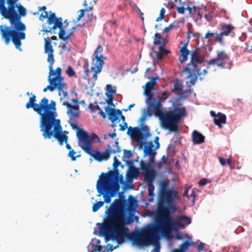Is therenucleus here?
Returning a JSON list of instances; mask_svg holds the SVG:
<instances>
[{"label": "nucleus", "instance_id": "8", "mask_svg": "<svg viewBox=\"0 0 252 252\" xmlns=\"http://www.w3.org/2000/svg\"><path fill=\"white\" fill-rule=\"evenodd\" d=\"M39 127L42 135L45 139L55 138L60 145H63L64 142L67 143L68 136L62 132L63 128L60 120L39 125Z\"/></svg>", "mask_w": 252, "mask_h": 252}, {"label": "nucleus", "instance_id": "54", "mask_svg": "<svg viewBox=\"0 0 252 252\" xmlns=\"http://www.w3.org/2000/svg\"><path fill=\"white\" fill-rule=\"evenodd\" d=\"M94 104H96V105L94 106L92 103H90L89 105V108L93 112H95L96 110H98L100 108V107L98 105H97V102H94Z\"/></svg>", "mask_w": 252, "mask_h": 252}, {"label": "nucleus", "instance_id": "46", "mask_svg": "<svg viewBox=\"0 0 252 252\" xmlns=\"http://www.w3.org/2000/svg\"><path fill=\"white\" fill-rule=\"evenodd\" d=\"M54 80H56L55 83L57 85L56 89L57 88L60 91L63 88L64 84L61 82L62 79H54Z\"/></svg>", "mask_w": 252, "mask_h": 252}, {"label": "nucleus", "instance_id": "2", "mask_svg": "<svg viewBox=\"0 0 252 252\" xmlns=\"http://www.w3.org/2000/svg\"><path fill=\"white\" fill-rule=\"evenodd\" d=\"M144 94L147 97L145 102L148 108L158 117L161 127L165 129H168L170 132H176L178 129L179 121L186 116L185 108H175L173 110L164 113L161 111V100H157L153 98V90L145 88Z\"/></svg>", "mask_w": 252, "mask_h": 252}, {"label": "nucleus", "instance_id": "44", "mask_svg": "<svg viewBox=\"0 0 252 252\" xmlns=\"http://www.w3.org/2000/svg\"><path fill=\"white\" fill-rule=\"evenodd\" d=\"M114 149L111 150V153L113 154H116L121 152L120 147L119 146V142L116 140L114 144Z\"/></svg>", "mask_w": 252, "mask_h": 252}, {"label": "nucleus", "instance_id": "28", "mask_svg": "<svg viewBox=\"0 0 252 252\" xmlns=\"http://www.w3.org/2000/svg\"><path fill=\"white\" fill-rule=\"evenodd\" d=\"M226 116L221 113H218L217 116L214 118V123L219 126L220 127H221V124H224L226 123Z\"/></svg>", "mask_w": 252, "mask_h": 252}, {"label": "nucleus", "instance_id": "57", "mask_svg": "<svg viewBox=\"0 0 252 252\" xmlns=\"http://www.w3.org/2000/svg\"><path fill=\"white\" fill-rule=\"evenodd\" d=\"M175 7V4L174 3V1H173V0H170L166 5V7L169 9H171Z\"/></svg>", "mask_w": 252, "mask_h": 252}, {"label": "nucleus", "instance_id": "27", "mask_svg": "<svg viewBox=\"0 0 252 252\" xmlns=\"http://www.w3.org/2000/svg\"><path fill=\"white\" fill-rule=\"evenodd\" d=\"M79 106L78 104L71 105L70 109L67 110L66 113L70 117L78 118L79 117Z\"/></svg>", "mask_w": 252, "mask_h": 252}, {"label": "nucleus", "instance_id": "55", "mask_svg": "<svg viewBox=\"0 0 252 252\" xmlns=\"http://www.w3.org/2000/svg\"><path fill=\"white\" fill-rule=\"evenodd\" d=\"M165 12V9L164 8H162L160 11V14H159V17H158L156 19L157 22H158V21L161 20L162 19H163Z\"/></svg>", "mask_w": 252, "mask_h": 252}, {"label": "nucleus", "instance_id": "18", "mask_svg": "<svg viewBox=\"0 0 252 252\" xmlns=\"http://www.w3.org/2000/svg\"><path fill=\"white\" fill-rule=\"evenodd\" d=\"M143 125L144 123H142L141 127L129 126L128 128L127 134L130 136H137L140 140H141L142 137H144L145 138H148L151 135L149 132V127L147 126H143Z\"/></svg>", "mask_w": 252, "mask_h": 252}, {"label": "nucleus", "instance_id": "64", "mask_svg": "<svg viewBox=\"0 0 252 252\" xmlns=\"http://www.w3.org/2000/svg\"><path fill=\"white\" fill-rule=\"evenodd\" d=\"M126 165L128 166L129 169L132 168V167H135L133 164V161L131 160H126Z\"/></svg>", "mask_w": 252, "mask_h": 252}, {"label": "nucleus", "instance_id": "20", "mask_svg": "<svg viewBox=\"0 0 252 252\" xmlns=\"http://www.w3.org/2000/svg\"><path fill=\"white\" fill-rule=\"evenodd\" d=\"M68 26V23H67L66 25L63 27V22H59L58 23H56L55 25H53L52 27L53 30H55L57 28H59L60 29V31L59 32V36L61 39L63 40V41H67L70 37L71 33H68L67 35H65V31L64 29H65Z\"/></svg>", "mask_w": 252, "mask_h": 252}, {"label": "nucleus", "instance_id": "52", "mask_svg": "<svg viewBox=\"0 0 252 252\" xmlns=\"http://www.w3.org/2000/svg\"><path fill=\"white\" fill-rule=\"evenodd\" d=\"M55 74L54 75H56V77L54 79H62L61 77V74H62V69L60 67H58L55 71H54Z\"/></svg>", "mask_w": 252, "mask_h": 252}, {"label": "nucleus", "instance_id": "47", "mask_svg": "<svg viewBox=\"0 0 252 252\" xmlns=\"http://www.w3.org/2000/svg\"><path fill=\"white\" fill-rule=\"evenodd\" d=\"M66 73L69 77H76L75 72L70 66L67 67Z\"/></svg>", "mask_w": 252, "mask_h": 252}, {"label": "nucleus", "instance_id": "50", "mask_svg": "<svg viewBox=\"0 0 252 252\" xmlns=\"http://www.w3.org/2000/svg\"><path fill=\"white\" fill-rule=\"evenodd\" d=\"M97 245L94 244L90 243L88 246V252H97Z\"/></svg>", "mask_w": 252, "mask_h": 252}, {"label": "nucleus", "instance_id": "58", "mask_svg": "<svg viewBox=\"0 0 252 252\" xmlns=\"http://www.w3.org/2000/svg\"><path fill=\"white\" fill-rule=\"evenodd\" d=\"M209 182L210 181L207 179L202 178L199 181L198 184L200 186H203Z\"/></svg>", "mask_w": 252, "mask_h": 252}, {"label": "nucleus", "instance_id": "14", "mask_svg": "<svg viewBox=\"0 0 252 252\" xmlns=\"http://www.w3.org/2000/svg\"><path fill=\"white\" fill-rule=\"evenodd\" d=\"M141 170L144 172V180L148 183V195L151 197L155 196V187L153 182L156 176V172L153 168H148V166L143 165Z\"/></svg>", "mask_w": 252, "mask_h": 252}, {"label": "nucleus", "instance_id": "17", "mask_svg": "<svg viewBox=\"0 0 252 252\" xmlns=\"http://www.w3.org/2000/svg\"><path fill=\"white\" fill-rule=\"evenodd\" d=\"M44 52L48 54L47 61L49 63V74L50 75H54L55 72L53 69V65L55 62L54 59L53 52L54 50L51 45V40L50 37L44 38Z\"/></svg>", "mask_w": 252, "mask_h": 252}, {"label": "nucleus", "instance_id": "26", "mask_svg": "<svg viewBox=\"0 0 252 252\" xmlns=\"http://www.w3.org/2000/svg\"><path fill=\"white\" fill-rule=\"evenodd\" d=\"M223 35L221 34V32L220 33H217L216 32H211L210 31H208L207 33H206L205 35V38L208 39L211 36H215V41L216 42H218L221 45H223V42L222 41V36Z\"/></svg>", "mask_w": 252, "mask_h": 252}, {"label": "nucleus", "instance_id": "6", "mask_svg": "<svg viewBox=\"0 0 252 252\" xmlns=\"http://www.w3.org/2000/svg\"><path fill=\"white\" fill-rule=\"evenodd\" d=\"M164 208L166 209L163 210H159V208H157L155 222L147 225L149 227L160 228L161 232L163 234L165 233V230L172 231L179 229L177 219L174 220L171 216L177 211L175 205H166Z\"/></svg>", "mask_w": 252, "mask_h": 252}, {"label": "nucleus", "instance_id": "56", "mask_svg": "<svg viewBox=\"0 0 252 252\" xmlns=\"http://www.w3.org/2000/svg\"><path fill=\"white\" fill-rule=\"evenodd\" d=\"M76 154V152L74 151V150H70L68 156L70 157L72 161H74L76 160V157H75L74 155Z\"/></svg>", "mask_w": 252, "mask_h": 252}, {"label": "nucleus", "instance_id": "4", "mask_svg": "<svg viewBox=\"0 0 252 252\" xmlns=\"http://www.w3.org/2000/svg\"><path fill=\"white\" fill-rule=\"evenodd\" d=\"M36 96L32 94L29 98V102L26 105L27 109L32 108L40 116V125L60 121L57 119L58 114L56 107V102L51 100L49 103V100L43 97L39 104L36 103Z\"/></svg>", "mask_w": 252, "mask_h": 252}, {"label": "nucleus", "instance_id": "61", "mask_svg": "<svg viewBox=\"0 0 252 252\" xmlns=\"http://www.w3.org/2000/svg\"><path fill=\"white\" fill-rule=\"evenodd\" d=\"M107 251L105 246H98L97 247V252H105Z\"/></svg>", "mask_w": 252, "mask_h": 252}, {"label": "nucleus", "instance_id": "29", "mask_svg": "<svg viewBox=\"0 0 252 252\" xmlns=\"http://www.w3.org/2000/svg\"><path fill=\"white\" fill-rule=\"evenodd\" d=\"M221 30L222 32L221 34L223 35L227 36L234 29V27L231 24H222L220 25Z\"/></svg>", "mask_w": 252, "mask_h": 252}, {"label": "nucleus", "instance_id": "38", "mask_svg": "<svg viewBox=\"0 0 252 252\" xmlns=\"http://www.w3.org/2000/svg\"><path fill=\"white\" fill-rule=\"evenodd\" d=\"M162 40H164L163 37L161 36L160 33L157 32L155 34L154 44L156 45H161L162 44Z\"/></svg>", "mask_w": 252, "mask_h": 252}, {"label": "nucleus", "instance_id": "42", "mask_svg": "<svg viewBox=\"0 0 252 252\" xmlns=\"http://www.w3.org/2000/svg\"><path fill=\"white\" fill-rule=\"evenodd\" d=\"M104 205V202L103 201H98L96 203H94L92 211L94 212H95L98 211L101 207H102Z\"/></svg>", "mask_w": 252, "mask_h": 252}, {"label": "nucleus", "instance_id": "21", "mask_svg": "<svg viewBox=\"0 0 252 252\" xmlns=\"http://www.w3.org/2000/svg\"><path fill=\"white\" fill-rule=\"evenodd\" d=\"M105 110L107 115L109 116V119L112 123H114L116 121L118 120L120 115H122V111L120 110L113 109L109 106L105 107Z\"/></svg>", "mask_w": 252, "mask_h": 252}, {"label": "nucleus", "instance_id": "53", "mask_svg": "<svg viewBox=\"0 0 252 252\" xmlns=\"http://www.w3.org/2000/svg\"><path fill=\"white\" fill-rule=\"evenodd\" d=\"M204 18L208 22H211L213 19V12H209L204 16Z\"/></svg>", "mask_w": 252, "mask_h": 252}, {"label": "nucleus", "instance_id": "34", "mask_svg": "<svg viewBox=\"0 0 252 252\" xmlns=\"http://www.w3.org/2000/svg\"><path fill=\"white\" fill-rule=\"evenodd\" d=\"M87 134V138L90 144H91V141H96L99 142L100 141V139L99 137L94 133H92L90 135H88L87 132H86Z\"/></svg>", "mask_w": 252, "mask_h": 252}, {"label": "nucleus", "instance_id": "19", "mask_svg": "<svg viewBox=\"0 0 252 252\" xmlns=\"http://www.w3.org/2000/svg\"><path fill=\"white\" fill-rule=\"evenodd\" d=\"M229 62V57L224 51L217 52L216 58L212 59L208 63L210 65H217L219 67H225V64Z\"/></svg>", "mask_w": 252, "mask_h": 252}, {"label": "nucleus", "instance_id": "41", "mask_svg": "<svg viewBox=\"0 0 252 252\" xmlns=\"http://www.w3.org/2000/svg\"><path fill=\"white\" fill-rule=\"evenodd\" d=\"M110 153H111V150L109 148L106 149L105 152L101 153V161L108 160L110 157Z\"/></svg>", "mask_w": 252, "mask_h": 252}, {"label": "nucleus", "instance_id": "63", "mask_svg": "<svg viewBox=\"0 0 252 252\" xmlns=\"http://www.w3.org/2000/svg\"><path fill=\"white\" fill-rule=\"evenodd\" d=\"M174 25L173 24H170L168 27H165L164 29V32H169L173 27Z\"/></svg>", "mask_w": 252, "mask_h": 252}, {"label": "nucleus", "instance_id": "48", "mask_svg": "<svg viewBox=\"0 0 252 252\" xmlns=\"http://www.w3.org/2000/svg\"><path fill=\"white\" fill-rule=\"evenodd\" d=\"M132 156V154L130 150H124V155L122 157L123 161H125V158H129Z\"/></svg>", "mask_w": 252, "mask_h": 252}, {"label": "nucleus", "instance_id": "12", "mask_svg": "<svg viewBox=\"0 0 252 252\" xmlns=\"http://www.w3.org/2000/svg\"><path fill=\"white\" fill-rule=\"evenodd\" d=\"M121 164V162L117 159V157H114L113 164L114 171H110L108 173L102 172L99 176V178L113 182L117 181L118 183L120 181L122 184H124L123 176L122 175H120L118 170V167Z\"/></svg>", "mask_w": 252, "mask_h": 252}, {"label": "nucleus", "instance_id": "5", "mask_svg": "<svg viewBox=\"0 0 252 252\" xmlns=\"http://www.w3.org/2000/svg\"><path fill=\"white\" fill-rule=\"evenodd\" d=\"M172 231L165 230L163 234L161 232V228L156 227H149L147 225L145 232H132L127 234V238L131 241L133 245L139 247H146L153 244L155 241H158L160 236H164L169 240L173 238Z\"/></svg>", "mask_w": 252, "mask_h": 252}, {"label": "nucleus", "instance_id": "15", "mask_svg": "<svg viewBox=\"0 0 252 252\" xmlns=\"http://www.w3.org/2000/svg\"><path fill=\"white\" fill-rule=\"evenodd\" d=\"M6 3L8 4L7 8L20 20L27 15L26 8L20 3H15V0H6Z\"/></svg>", "mask_w": 252, "mask_h": 252}, {"label": "nucleus", "instance_id": "43", "mask_svg": "<svg viewBox=\"0 0 252 252\" xmlns=\"http://www.w3.org/2000/svg\"><path fill=\"white\" fill-rule=\"evenodd\" d=\"M116 93V90L115 89H113L112 88V86L110 84H107L106 85V90L105 92V95H107L109 94H115Z\"/></svg>", "mask_w": 252, "mask_h": 252}, {"label": "nucleus", "instance_id": "45", "mask_svg": "<svg viewBox=\"0 0 252 252\" xmlns=\"http://www.w3.org/2000/svg\"><path fill=\"white\" fill-rule=\"evenodd\" d=\"M190 245V243L188 240H187L184 243L179 246V248L180 249V251L182 252H185V251L188 249Z\"/></svg>", "mask_w": 252, "mask_h": 252}, {"label": "nucleus", "instance_id": "11", "mask_svg": "<svg viewBox=\"0 0 252 252\" xmlns=\"http://www.w3.org/2000/svg\"><path fill=\"white\" fill-rule=\"evenodd\" d=\"M77 137L79 140L82 143L79 145L87 154L93 157L96 160L101 161V153L97 150H93L91 144H90L87 138L86 131L83 129H80L77 133Z\"/></svg>", "mask_w": 252, "mask_h": 252}, {"label": "nucleus", "instance_id": "62", "mask_svg": "<svg viewBox=\"0 0 252 252\" xmlns=\"http://www.w3.org/2000/svg\"><path fill=\"white\" fill-rule=\"evenodd\" d=\"M83 67L85 69L86 72H90V70L89 69V63L86 60L85 61V63L83 65Z\"/></svg>", "mask_w": 252, "mask_h": 252}, {"label": "nucleus", "instance_id": "51", "mask_svg": "<svg viewBox=\"0 0 252 252\" xmlns=\"http://www.w3.org/2000/svg\"><path fill=\"white\" fill-rule=\"evenodd\" d=\"M153 244L154 245V248L151 252H160V244L158 240V241H155ZM151 245H152V244Z\"/></svg>", "mask_w": 252, "mask_h": 252}, {"label": "nucleus", "instance_id": "23", "mask_svg": "<svg viewBox=\"0 0 252 252\" xmlns=\"http://www.w3.org/2000/svg\"><path fill=\"white\" fill-rule=\"evenodd\" d=\"M165 44L166 43H163L162 46H160L159 47V51H153V53L156 55L158 61L162 60L164 56L167 55L171 52L170 50L166 49L163 47Z\"/></svg>", "mask_w": 252, "mask_h": 252}, {"label": "nucleus", "instance_id": "3", "mask_svg": "<svg viewBox=\"0 0 252 252\" xmlns=\"http://www.w3.org/2000/svg\"><path fill=\"white\" fill-rule=\"evenodd\" d=\"M0 13L3 18L8 20L11 25V27L0 25L1 37L5 44L8 45L11 40L16 48L21 51V40L26 38V25L7 8H0Z\"/></svg>", "mask_w": 252, "mask_h": 252}, {"label": "nucleus", "instance_id": "49", "mask_svg": "<svg viewBox=\"0 0 252 252\" xmlns=\"http://www.w3.org/2000/svg\"><path fill=\"white\" fill-rule=\"evenodd\" d=\"M189 11V13L191 17H193V15L197 12L196 7L194 6L192 8L190 7L188 3V8L187 9Z\"/></svg>", "mask_w": 252, "mask_h": 252}, {"label": "nucleus", "instance_id": "22", "mask_svg": "<svg viewBox=\"0 0 252 252\" xmlns=\"http://www.w3.org/2000/svg\"><path fill=\"white\" fill-rule=\"evenodd\" d=\"M205 136L197 130L192 133V141L194 144H201L204 142Z\"/></svg>", "mask_w": 252, "mask_h": 252}, {"label": "nucleus", "instance_id": "1", "mask_svg": "<svg viewBox=\"0 0 252 252\" xmlns=\"http://www.w3.org/2000/svg\"><path fill=\"white\" fill-rule=\"evenodd\" d=\"M129 202L125 199L123 192L119 194V198L116 199L111 203L110 207L106 206L105 211L107 224L100 225L99 232L101 236L105 238L106 242L110 240L116 241L119 244H123L127 238L128 228L124 224H130L133 219L127 217Z\"/></svg>", "mask_w": 252, "mask_h": 252}, {"label": "nucleus", "instance_id": "36", "mask_svg": "<svg viewBox=\"0 0 252 252\" xmlns=\"http://www.w3.org/2000/svg\"><path fill=\"white\" fill-rule=\"evenodd\" d=\"M188 8V3L181 2L180 6H177V10L179 13L184 14L185 10Z\"/></svg>", "mask_w": 252, "mask_h": 252}, {"label": "nucleus", "instance_id": "10", "mask_svg": "<svg viewBox=\"0 0 252 252\" xmlns=\"http://www.w3.org/2000/svg\"><path fill=\"white\" fill-rule=\"evenodd\" d=\"M180 199L178 191L174 188L169 189L167 184L160 182L157 208H159V210L165 209V206L175 204V201Z\"/></svg>", "mask_w": 252, "mask_h": 252}, {"label": "nucleus", "instance_id": "30", "mask_svg": "<svg viewBox=\"0 0 252 252\" xmlns=\"http://www.w3.org/2000/svg\"><path fill=\"white\" fill-rule=\"evenodd\" d=\"M51 75H50L49 74L48 78V81L49 82L50 85L44 89V92H46L48 90H50L51 92H53L56 89V87L57 86L55 83L56 80H54V78H51Z\"/></svg>", "mask_w": 252, "mask_h": 252}, {"label": "nucleus", "instance_id": "40", "mask_svg": "<svg viewBox=\"0 0 252 252\" xmlns=\"http://www.w3.org/2000/svg\"><path fill=\"white\" fill-rule=\"evenodd\" d=\"M183 90V85L181 82L177 81L174 83V87L172 89V92H180Z\"/></svg>", "mask_w": 252, "mask_h": 252}, {"label": "nucleus", "instance_id": "24", "mask_svg": "<svg viewBox=\"0 0 252 252\" xmlns=\"http://www.w3.org/2000/svg\"><path fill=\"white\" fill-rule=\"evenodd\" d=\"M177 220L178 221L179 229L184 228L187 225L189 224L191 222V219L189 217L184 215H181L178 217L177 218Z\"/></svg>", "mask_w": 252, "mask_h": 252}, {"label": "nucleus", "instance_id": "13", "mask_svg": "<svg viewBox=\"0 0 252 252\" xmlns=\"http://www.w3.org/2000/svg\"><path fill=\"white\" fill-rule=\"evenodd\" d=\"M102 51V48L100 45H98L95 49L94 56V58H93V62L94 66H92L90 69V72L94 70V73L93 76V79L96 81L97 79V74L101 71L103 64V56L101 54Z\"/></svg>", "mask_w": 252, "mask_h": 252}, {"label": "nucleus", "instance_id": "33", "mask_svg": "<svg viewBox=\"0 0 252 252\" xmlns=\"http://www.w3.org/2000/svg\"><path fill=\"white\" fill-rule=\"evenodd\" d=\"M50 16L47 18V24L48 25L54 24V25H55L56 23H59L60 21H58V19L54 13H52L50 11Z\"/></svg>", "mask_w": 252, "mask_h": 252}, {"label": "nucleus", "instance_id": "16", "mask_svg": "<svg viewBox=\"0 0 252 252\" xmlns=\"http://www.w3.org/2000/svg\"><path fill=\"white\" fill-rule=\"evenodd\" d=\"M153 145L151 142H148L146 145L144 146V148L143 149L144 150V156L143 157L145 158L147 156H149V159L148 161L145 162L143 160H141L140 161V168L142 169L143 165H145V166L147 165L148 168H153L151 164L152 163L155 162V156L156 155V152L153 151Z\"/></svg>", "mask_w": 252, "mask_h": 252}, {"label": "nucleus", "instance_id": "37", "mask_svg": "<svg viewBox=\"0 0 252 252\" xmlns=\"http://www.w3.org/2000/svg\"><path fill=\"white\" fill-rule=\"evenodd\" d=\"M130 136L131 137V138L133 140L135 141L138 143L139 149H142L143 147V145L144 144V140L146 139V138H145V137H142L141 140H140V139H139V138L138 137H137V136L132 135Z\"/></svg>", "mask_w": 252, "mask_h": 252}, {"label": "nucleus", "instance_id": "35", "mask_svg": "<svg viewBox=\"0 0 252 252\" xmlns=\"http://www.w3.org/2000/svg\"><path fill=\"white\" fill-rule=\"evenodd\" d=\"M139 169H141L140 167L139 168H137L135 167H132V168L128 169V174L132 178H136L138 176Z\"/></svg>", "mask_w": 252, "mask_h": 252}, {"label": "nucleus", "instance_id": "7", "mask_svg": "<svg viewBox=\"0 0 252 252\" xmlns=\"http://www.w3.org/2000/svg\"><path fill=\"white\" fill-rule=\"evenodd\" d=\"M204 65L205 63L203 60L200 57L198 52L193 51L191 54L190 62L187 65L184 70L188 74L187 77L189 79V83L191 85L195 84V81L198 76H199V79L202 80L203 78L201 75L204 76L207 74L208 67L203 69L202 72H200L201 67Z\"/></svg>", "mask_w": 252, "mask_h": 252}, {"label": "nucleus", "instance_id": "39", "mask_svg": "<svg viewBox=\"0 0 252 252\" xmlns=\"http://www.w3.org/2000/svg\"><path fill=\"white\" fill-rule=\"evenodd\" d=\"M75 117H72L69 116V123L71 126L72 128L73 129H78L77 133L80 131V129H82L79 128L77 124L74 123L75 119H76Z\"/></svg>", "mask_w": 252, "mask_h": 252}, {"label": "nucleus", "instance_id": "9", "mask_svg": "<svg viewBox=\"0 0 252 252\" xmlns=\"http://www.w3.org/2000/svg\"><path fill=\"white\" fill-rule=\"evenodd\" d=\"M96 189L97 196L103 195L104 203H109L111 198L115 197L119 194L120 186L116 181L113 182L99 178L97 181Z\"/></svg>", "mask_w": 252, "mask_h": 252}, {"label": "nucleus", "instance_id": "25", "mask_svg": "<svg viewBox=\"0 0 252 252\" xmlns=\"http://www.w3.org/2000/svg\"><path fill=\"white\" fill-rule=\"evenodd\" d=\"M188 44V41L185 43L180 50L181 54L179 57V60L182 63L187 60L188 56L189 54L190 51L187 49Z\"/></svg>", "mask_w": 252, "mask_h": 252}, {"label": "nucleus", "instance_id": "32", "mask_svg": "<svg viewBox=\"0 0 252 252\" xmlns=\"http://www.w3.org/2000/svg\"><path fill=\"white\" fill-rule=\"evenodd\" d=\"M148 109L149 108H144L142 109V115L139 120L141 123L143 124L146 121L147 117L148 116L150 117L152 115V113L150 112Z\"/></svg>", "mask_w": 252, "mask_h": 252}, {"label": "nucleus", "instance_id": "59", "mask_svg": "<svg viewBox=\"0 0 252 252\" xmlns=\"http://www.w3.org/2000/svg\"><path fill=\"white\" fill-rule=\"evenodd\" d=\"M48 17V12L44 11L43 13H42L40 16L39 19L41 21H43L45 18H47Z\"/></svg>", "mask_w": 252, "mask_h": 252}, {"label": "nucleus", "instance_id": "31", "mask_svg": "<svg viewBox=\"0 0 252 252\" xmlns=\"http://www.w3.org/2000/svg\"><path fill=\"white\" fill-rule=\"evenodd\" d=\"M158 79V76L150 78V80L145 84V88L148 90H153Z\"/></svg>", "mask_w": 252, "mask_h": 252}, {"label": "nucleus", "instance_id": "60", "mask_svg": "<svg viewBox=\"0 0 252 252\" xmlns=\"http://www.w3.org/2000/svg\"><path fill=\"white\" fill-rule=\"evenodd\" d=\"M176 237L175 238L177 240H182L183 239L182 234L181 232H180L178 230H176Z\"/></svg>", "mask_w": 252, "mask_h": 252}]
</instances>
